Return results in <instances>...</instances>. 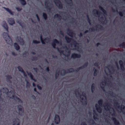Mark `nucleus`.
Here are the masks:
<instances>
[{
  "label": "nucleus",
  "instance_id": "338daca9",
  "mask_svg": "<svg viewBox=\"0 0 125 125\" xmlns=\"http://www.w3.org/2000/svg\"><path fill=\"white\" fill-rule=\"evenodd\" d=\"M60 34L62 35H63V31H60Z\"/></svg>",
  "mask_w": 125,
  "mask_h": 125
},
{
  "label": "nucleus",
  "instance_id": "ddd939ff",
  "mask_svg": "<svg viewBox=\"0 0 125 125\" xmlns=\"http://www.w3.org/2000/svg\"><path fill=\"white\" fill-rule=\"evenodd\" d=\"M67 33L69 36L71 37H73V35L75 34L73 31L69 29H68L67 30Z\"/></svg>",
  "mask_w": 125,
  "mask_h": 125
},
{
  "label": "nucleus",
  "instance_id": "37998d69",
  "mask_svg": "<svg viewBox=\"0 0 125 125\" xmlns=\"http://www.w3.org/2000/svg\"><path fill=\"white\" fill-rule=\"evenodd\" d=\"M3 89L4 90H5V93L7 94L9 91L8 89L7 88L5 87L3 88Z\"/></svg>",
  "mask_w": 125,
  "mask_h": 125
},
{
  "label": "nucleus",
  "instance_id": "9b49d317",
  "mask_svg": "<svg viewBox=\"0 0 125 125\" xmlns=\"http://www.w3.org/2000/svg\"><path fill=\"white\" fill-rule=\"evenodd\" d=\"M59 41L56 39H54L53 41L52 42V45L54 48H56V44H59Z\"/></svg>",
  "mask_w": 125,
  "mask_h": 125
},
{
  "label": "nucleus",
  "instance_id": "a18cd8bd",
  "mask_svg": "<svg viewBox=\"0 0 125 125\" xmlns=\"http://www.w3.org/2000/svg\"><path fill=\"white\" fill-rule=\"evenodd\" d=\"M37 60V58L36 57H32L31 58V60L33 61L36 60Z\"/></svg>",
  "mask_w": 125,
  "mask_h": 125
},
{
  "label": "nucleus",
  "instance_id": "6ab92c4d",
  "mask_svg": "<svg viewBox=\"0 0 125 125\" xmlns=\"http://www.w3.org/2000/svg\"><path fill=\"white\" fill-rule=\"evenodd\" d=\"M112 119L115 125H120V124L118 120L115 117H112Z\"/></svg>",
  "mask_w": 125,
  "mask_h": 125
},
{
  "label": "nucleus",
  "instance_id": "bb28decb",
  "mask_svg": "<svg viewBox=\"0 0 125 125\" xmlns=\"http://www.w3.org/2000/svg\"><path fill=\"white\" fill-rule=\"evenodd\" d=\"M7 21L8 23H15V22L13 18L8 19Z\"/></svg>",
  "mask_w": 125,
  "mask_h": 125
},
{
  "label": "nucleus",
  "instance_id": "8fccbe9b",
  "mask_svg": "<svg viewBox=\"0 0 125 125\" xmlns=\"http://www.w3.org/2000/svg\"><path fill=\"white\" fill-rule=\"evenodd\" d=\"M43 16L45 20L47 18V16L46 14L44 13H43Z\"/></svg>",
  "mask_w": 125,
  "mask_h": 125
},
{
  "label": "nucleus",
  "instance_id": "0e129e2a",
  "mask_svg": "<svg viewBox=\"0 0 125 125\" xmlns=\"http://www.w3.org/2000/svg\"><path fill=\"white\" fill-rule=\"evenodd\" d=\"M1 91L0 90V99H2V98L1 97V96L2 95V94L1 93Z\"/></svg>",
  "mask_w": 125,
  "mask_h": 125
},
{
  "label": "nucleus",
  "instance_id": "bf43d9fd",
  "mask_svg": "<svg viewBox=\"0 0 125 125\" xmlns=\"http://www.w3.org/2000/svg\"><path fill=\"white\" fill-rule=\"evenodd\" d=\"M33 69L36 72H37L38 70V69L37 68H34Z\"/></svg>",
  "mask_w": 125,
  "mask_h": 125
},
{
  "label": "nucleus",
  "instance_id": "0eeeda50",
  "mask_svg": "<svg viewBox=\"0 0 125 125\" xmlns=\"http://www.w3.org/2000/svg\"><path fill=\"white\" fill-rule=\"evenodd\" d=\"M54 2L56 6L59 9H61L62 7V5L59 0H54Z\"/></svg>",
  "mask_w": 125,
  "mask_h": 125
},
{
  "label": "nucleus",
  "instance_id": "49530a36",
  "mask_svg": "<svg viewBox=\"0 0 125 125\" xmlns=\"http://www.w3.org/2000/svg\"><path fill=\"white\" fill-rule=\"evenodd\" d=\"M94 65L95 66H96L97 67H98L99 68V63L98 62H95L94 64Z\"/></svg>",
  "mask_w": 125,
  "mask_h": 125
},
{
  "label": "nucleus",
  "instance_id": "f8f14e48",
  "mask_svg": "<svg viewBox=\"0 0 125 125\" xmlns=\"http://www.w3.org/2000/svg\"><path fill=\"white\" fill-rule=\"evenodd\" d=\"M54 122L56 124H58L60 122V118L59 115H56L54 118Z\"/></svg>",
  "mask_w": 125,
  "mask_h": 125
},
{
  "label": "nucleus",
  "instance_id": "052dcab7",
  "mask_svg": "<svg viewBox=\"0 0 125 125\" xmlns=\"http://www.w3.org/2000/svg\"><path fill=\"white\" fill-rule=\"evenodd\" d=\"M113 113L112 114V116H115V115H116L115 112L113 109Z\"/></svg>",
  "mask_w": 125,
  "mask_h": 125
},
{
  "label": "nucleus",
  "instance_id": "c9c22d12",
  "mask_svg": "<svg viewBox=\"0 0 125 125\" xmlns=\"http://www.w3.org/2000/svg\"><path fill=\"white\" fill-rule=\"evenodd\" d=\"M59 71H57L56 72L55 75V77L56 79H57L58 77L59 76Z\"/></svg>",
  "mask_w": 125,
  "mask_h": 125
},
{
  "label": "nucleus",
  "instance_id": "de8ad7c7",
  "mask_svg": "<svg viewBox=\"0 0 125 125\" xmlns=\"http://www.w3.org/2000/svg\"><path fill=\"white\" fill-rule=\"evenodd\" d=\"M57 49L58 51L59 52L60 54H63V55H64V54L63 53V50H60L58 48H57Z\"/></svg>",
  "mask_w": 125,
  "mask_h": 125
},
{
  "label": "nucleus",
  "instance_id": "680f3d73",
  "mask_svg": "<svg viewBox=\"0 0 125 125\" xmlns=\"http://www.w3.org/2000/svg\"><path fill=\"white\" fill-rule=\"evenodd\" d=\"M101 87L104 91H105L104 87L101 86Z\"/></svg>",
  "mask_w": 125,
  "mask_h": 125
},
{
  "label": "nucleus",
  "instance_id": "a878e982",
  "mask_svg": "<svg viewBox=\"0 0 125 125\" xmlns=\"http://www.w3.org/2000/svg\"><path fill=\"white\" fill-rule=\"evenodd\" d=\"M75 95L76 96H77V93H78V95L79 96V97L81 99V100L82 101H83L84 100V99L83 98H81V95H80V94L78 90H76L75 91Z\"/></svg>",
  "mask_w": 125,
  "mask_h": 125
},
{
  "label": "nucleus",
  "instance_id": "774afa93",
  "mask_svg": "<svg viewBox=\"0 0 125 125\" xmlns=\"http://www.w3.org/2000/svg\"><path fill=\"white\" fill-rule=\"evenodd\" d=\"M81 125H87L85 122H83L82 123Z\"/></svg>",
  "mask_w": 125,
  "mask_h": 125
},
{
  "label": "nucleus",
  "instance_id": "f3484780",
  "mask_svg": "<svg viewBox=\"0 0 125 125\" xmlns=\"http://www.w3.org/2000/svg\"><path fill=\"white\" fill-rule=\"evenodd\" d=\"M118 108H120L121 112H122L123 114L125 115V106L124 105H122L121 106H118L117 107Z\"/></svg>",
  "mask_w": 125,
  "mask_h": 125
},
{
  "label": "nucleus",
  "instance_id": "a211bd4d",
  "mask_svg": "<svg viewBox=\"0 0 125 125\" xmlns=\"http://www.w3.org/2000/svg\"><path fill=\"white\" fill-rule=\"evenodd\" d=\"M73 43H71V46H72V45H73L74 47L76 48H79L78 45L79 44L75 40H73Z\"/></svg>",
  "mask_w": 125,
  "mask_h": 125
},
{
  "label": "nucleus",
  "instance_id": "c03bdc74",
  "mask_svg": "<svg viewBox=\"0 0 125 125\" xmlns=\"http://www.w3.org/2000/svg\"><path fill=\"white\" fill-rule=\"evenodd\" d=\"M27 54H28V52L25 51L23 53L22 56L23 57H26V56Z\"/></svg>",
  "mask_w": 125,
  "mask_h": 125
},
{
  "label": "nucleus",
  "instance_id": "6e6d98bb",
  "mask_svg": "<svg viewBox=\"0 0 125 125\" xmlns=\"http://www.w3.org/2000/svg\"><path fill=\"white\" fill-rule=\"evenodd\" d=\"M37 86L38 88L40 90H41L42 89V87L39 85H38Z\"/></svg>",
  "mask_w": 125,
  "mask_h": 125
},
{
  "label": "nucleus",
  "instance_id": "393cba45",
  "mask_svg": "<svg viewBox=\"0 0 125 125\" xmlns=\"http://www.w3.org/2000/svg\"><path fill=\"white\" fill-rule=\"evenodd\" d=\"M99 8L103 13V16H105L107 15L106 11L104 10L102 7L100 6L99 7Z\"/></svg>",
  "mask_w": 125,
  "mask_h": 125
},
{
  "label": "nucleus",
  "instance_id": "864d4df0",
  "mask_svg": "<svg viewBox=\"0 0 125 125\" xmlns=\"http://www.w3.org/2000/svg\"><path fill=\"white\" fill-rule=\"evenodd\" d=\"M109 94H110V95L111 96H113V94H114V93L112 91H110L109 93Z\"/></svg>",
  "mask_w": 125,
  "mask_h": 125
},
{
  "label": "nucleus",
  "instance_id": "1a4fd4ad",
  "mask_svg": "<svg viewBox=\"0 0 125 125\" xmlns=\"http://www.w3.org/2000/svg\"><path fill=\"white\" fill-rule=\"evenodd\" d=\"M40 40L41 41L42 43L43 44H45V42H46V41L47 40L49 41L50 40V39L48 37L45 38L44 39H43L42 38V35H41L40 36Z\"/></svg>",
  "mask_w": 125,
  "mask_h": 125
},
{
  "label": "nucleus",
  "instance_id": "4468645a",
  "mask_svg": "<svg viewBox=\"0 0 125 125\" xmlns=\"http://www.w3.org/2000/svg\"><path fill=\"white\" fill-rule=\"evenodd\" d=\"M81 56L80 54L73 53H72L71 55V58L73 59H75L76 58H80Z\"/></svg>",
  "mask_w": 125,
  "mask_h": 125
},
{
  "label": "nucleus",
  "instance_id": "a19ab883",
  "mask_svg": "<svg viewBox=\"0 0 125 125\" xmlns=\"http://www.w3.org/2000/svg\"><path fill=\"white\" fill-rule=\"evenodd\" d=\"M26 86L27 87L29 88L30 86V84L29 82L27 80H26Z\"/></svg>",
  "mask_w": 125,
  "mask_h": 125
},
{
  "label": "nucleus",
  "instance_id": "423d86ee",
  "mask_svg": "<svg viewBox=\"0 0 125 125\" xmlns=\"http://www.w3.org/2000/svg\"><path fill=\"white\" fill-rule=\"evenodd\" d=\"M17 107L19 112V115L21 116L23 115L24 113V110L22 106L20 105H19L17 106Z\"/></svg>",
  "mask_w": 125,
  "mask_h": 125
},
{
  "label": "nucleus",
  "instance_id": "f03ea898",
  "mask_svg": "<svg viewBox=\"0 0 125 125\" xmlns=\"http://www.w3.org/2000/svg\"><path fill=\"white\" fill-rule=\"evenodd\" d=\"M93 13L95 16L98 17L99 21L101 22L102 24L103 22L105 23L104 21L106 20L105 16H103L102 13H101L96 10H94Z\"/></svg>",
  "mask_w": 125,
  "mask_h": 125
},
{
  "label": "nucleus",
  "instance_id": "20e7f679",
  "mask_svg": "<svg viewBox=\"0 0 125 125\" xmlns=\"http://www.w3.org/2000/svg\"><path fill=\"white\" fill-rule=\"evenodd\" d=\"M95 29L94 27H91L89 28V30L90 31H94L95 30L98 31L100 30L103 31L104 30V27L101 25H97Z\"/></svg>",
  "mask_w": 125,
  "mask_h": 125
},
{
  "label": "nucleus",
  "instance_id": "b1692460",
  "mask_svg": "<svg viewBox=\"0 0 125 125\" xmlns=\"http://www.w3.org/2000/svg\"><path fill=\"white\" fill-rule=\"evenodd\" d=\"M65 39L68 43H70L71 41H72L73 40V39L70 38L67 36H66L65 37Z\"/></svg>",
  "mask_w": 125,
  "mask_h": 125
},
{
  "label": "nucleus",
  "instance_id": "2eb2a0df",
  "mask_svg": "<svg viewBox=\"0 0 125 125\" xmlns=\"http://www.w3.org/2000/svg\"><path fill=\"white\" fill-rule=\"evenodd\" d=\"M13 123L12 125H20V121L19 119L16 118L13 121Z\"/></svg>",
  "mask_w": 125,
  "mask_h": 125
},
{
  "label": "nucleus",
  "instance_id": "58836bf2",
  "mask_svg": "<svg viewBox=\"0 0 125 125\" xmlns=\"http://www.w3.org/2000/svg\"><path fill=\"white\" fill-rule=\"evenodd\" d=\"M67 3L69 4H72V0H64Z\"/></svg>",
  "mask_w": 125,
  "mask_h": 125
},
{
  "label": "nucleus",
  "instance_id": "3c124183",
  "mask_svg": "<svg viewBox=\"0 0 125 125\" xmlns=\"http://www.w3.org/2000/svg\"><path fill=\"white\" fill-rule=\"evenodd\" d=\"M82 69L81 67L78 68L75 70V71L77 72H78L80 70Z\"/></svg>",
  "mask_w": 125,
  "mask_h": 125
},
{
  "label": "nucleus",
  "instance_id": "4be33fe9",
  "mask_svg": "<svg viewBox=\"0 0 125 125\" xmlns=\"http://www.w3.org/2000/svg\"><path fill=\"white\" fill-rule=\"evenodd\" d=\"M96 109L97 111L99 113H101L102 111V109L97 104L95 105Z\"/></svg>",
  "mask_w": 125,
  "mask_h": 125
},
{
  "label": "nucleus",
  "instance_id": "79ce46f5",
  "mask_svg": "<svg viewBox=\"0 0 125 125\" xmlns=\"http://www.w3.org/2000/svg\"><path fill=\"white\" fill-rule=\"evenodd\" d=\"M90 121V123L92 125H94L95 124V122L92 119H90L89 120Z\"/></svg>",
  "mask_w": 125,
  "mask_h": 125
},
{
  "label": "nucleus",
  "instance_id": "5fc2aeb1",
  "mask_svg": "<svg viewBox=\"0 0 125 125\" xmlns=\"http://www.w3.org/2000/svg\"><path fill=\"white\" fill-rule=\"evenodd\" d=\"M81 95V96H83V97H85V98H86V95L85 93H82V94Z\"/></svg>",
  "mask_w": 125,
  "mask_h": 125
},
{
  "label": "nucleus",
  "instance_id": "72a5a7b5",
  "mask_svg": "<svg viewBox=\"0 0 125 125\" xmlns=\"http://www.w3.org/2000/svg\"><path fill=\"white\" fill-rule=\"evenodd\" d=\"M103 102V100L102 99L98 101V103L100 106H102V105Z\"/></svg>",
  "mask_w": 125,
  "mask_h": 125
},
{
  "label": "nucleus",
  "instance_id": "dca6fc26",
  "mask_svg": "<svg viewBox=\"0 0 125 125\" xmlns=\"http://www.w3.org/2000/svg\"><path fill=\"white\" fill-rule=\"evenodd\" d=\"M105 104V105H103V106L104 109L106 110H109L111 108V104L108 103H106Z\"/></svg>",
  "mask_w": 125,
  "mask_h": 125
},
{
  "label": "nucleus",
  "instance_id": "13d9d810",
  "mask_svg": "<svg viewBox=\"0 0 125 125\" xmlns=\"http://www.w3.org/2000/svg\"><path fill=\"white\" fill-rule=\"evenodd\" d=\"M15 8L18 11H20L21 10V8H18L16 7Z\"/></svg>",
  "mask_w": 125,
  "mask_h": 125
},
{
  "label": "nucleus",
  "instance_id": "473e14b6",
  "mask_svg": "<svg viewBox=\"0 0 125 125\" xmlns=\"http://www.w3.org/2000/svg\"><path fill=\"white\" fill-rule=\"evenodd\" d=\"M88 64V62H85L83 65L81 66L82 69H83V68L86 67L87 66Z\"/></svg>",
  "mask_w": 125,
  "mask_h": 125
},
{
  "label": "nucleus",
  "instance_id": "c756f323",
  "mask_svg": "<svg viewBox=\"0 0 125 125\" xmlns=\"http://www.w3.org/2000/svg\"><path fill=\"white\" fill-rule=\"evenodd\" d=\"M94 116L93 117L94 119L95 120L98 119V118H97V114L96 112L95 113V111H94Z\"/></svg>",
  "mask_w": 125,
  "mask_h": 125
},
{
  "label": "nucleus",
  "instance_id": "f704fd0d",
  "mask_svg": "<svg viewBox=\"0 0 125 125\" xmlns=\"http://www.w3.org/2000/svg\"><path fill=\"white\" fill-rule=\"evenodd\" d=\"M20 2L22 5H24L26 4V2L24 0H19Z\"/></svg>",
  "mask_w": 125,
  "mask_h": 125
},
{
  "label": "nucleus",
  "instance_id": "603ef678",
  "mask_svg": "<svg viewBox=\"0 0 125 125\" xmlns=\"http://www.w3.org/2000/svg\"><path fill=\"white\" fill-rule=\"evenodd\" d=\"M7 12H8V13H9L11 15H13V12H12L11 10H10L9 9L7 11Z\"/></svg>",
  "mask_w": 125,
  "mask_h": 125
},
{
  "label": "nucleus",
  "instance_id": "aec40b11",
  "mask_svg": "<svg viewBox=\"0 0 125 125\" xmlns=\"http://www.w3.org/2000/svg\"><path fill=\"white\" fill-rule=\"evenodd\" d=\"M119 63L120 64L121 70L122 71H124L125 70V68L123 62L122 60H120L119 61Z\"/></svg>",
  "mask_w": 125,
  "mask_h": 125
},
{
  "label": "nucleus",
  "instance_id": "e2e57ef3",
  "mask_svg": "<svg viewBox=\"0 0 125 125\" xmlns=\"http://www.w3.org/2000/svg\"><path fill=\"white\" fill-rule=\"evenodd\" d=\"M115 64H116V66H117V68L118 69H119V66H118V63L117 62H115Z\"/></svg>",
  "mask_w": 125,
  "mask_h": 125
},
{
  "label": "nucleus",
  "instance_id": "39448f33",
  "mask_svg": "<svg viewBox=\"0 0 125 125\" xmlns=\"http://www.w3.org/2000/svg\"><path fill=\"white\" fill-rule=\"evenodd\" d=\"M62 71H63V72L62 73V72H61L60 74L62 76L64 75L66 73H71L75 72L73 68H71L69 69H68L66 71L64 69H63Z\"/></svg>",
  "mask_w": 125,
  "mask_h": 125
},
{
  "label": "nucleus",
  "instance_id": "ea45409f",
  "mask_svg": "<svg viewBox=\"0 0 125 125\" xmlns=\"http://www.w3.org/2000/svg\"><path fill=\"white\" fill-rule=\"evenodd\" d=\"M119 104L118 102L116 100H115V102H114V105L115 106L117 107L119 105Z\"/></svg>",
  "mask_w": 125,
  "mask_h": 125
},
{
  "label": "nucleus",
  "instance_id": "9d476101",
  "mask_svg": "<svg viewBox=\"0 0 125 125\" xmlns=\"http://www.w3.org/2000/svg\"><path fill=\"white\" fill-rule=\"evenodd\" d=\"M17 38V42H19L20 45H23L24 43V41L23 39L21 37H18Z\"/></svg>",
  "mask_w": 125,
  "mask_h": 125
},
{
  "label": "nucleus",
  "instance_id": "4c0bfd02",
  "mask_svg": "<svg viewBox=\"0 0 125 125\" xmlns=\"http://www.w3.org/2000/svg\"><path fill=\"white\" fill-rule=\"evenodd\" d=\"M19 71L21 73L24 71L23 69L20 66H18L17 67Z\"/></svg>",
  "mask_w": 125,
  "mask_h": 125
},
{
  "label": "nucleus",
  "instance_id": "6e6552de",
  "mask_svg": "<svg viewBox=\"0 0 125 125\" xmlns=\"http://www.w3.org/2000/svg\"><path fill=\"white\" fill-rule=\"evenodd\" d=\"M45 6L46 9L47 10H49V11H50V10L52 9V4H50V3H48L47 2H46L45 3Z\"/></svg>",
  "mask_w": 125,
  "mask_h": 125
},
{
  "label": "nucleus",
  "instance_id": "69168bd1",
  "mask_svg": "<svg viewBox=\"0 0 125 125\" xmlns=\"http://www.w3.org/2000/svg\"><path fill=\"white\" fill-rule=\"evenodd\" d=\"M46 71L47 72H49L50 71V69L48 67H47L46 69Z\"/></svg>",
  "mask_w": 125,
  "mask_h": 125
},
{
  "label": "nucleus",
  "instance_id": "2f4dec72",
  "mask_svg": "<svg viewBox=\"0 0 125 125\" xmlns=\"http://www.w3.org/2000/svg\"><path fill=\"white\" fill-rule=\"evenodd\" d=\"M94 76H97V73L98 72V71L97 69H95L94 68Z\"/></svg>",
  "mask_w": 125,
  "mask_h": 125
},
{
  "label": "nucleus",
  "instance_id": "5701e85b",
  "mask_svg": "<svg viewBox=\"0 0 125 125\" xmlns=\"http://www.w3.org/2000/svg\"><path fill=\"white\" fill-rule=\"evenodd\" d=\"M28 75L29 76L31 80L34 81L35 82L36 81V80L34 78L31 72H27Z\"/></svg>",
  "mask_w": 125,
  "mask_h": 125
},
{
  "label": "nucleus",
  "instance_id": "09e8293b",
  "mask_svg": "<svg viewBox=\"0 0 125 125\" xmlns=\"http://www.w3.org/2000/svg\"><path fill=\"white\" fill-rule=\"evenodd\" d=\"M33 42L34 44H38L40 43V42L36 40H33Z\"/></svg>",
  "mask_w": 125,
  "mask_h": 125
},
{
  "label": "nucleus",
  "instance_id": "412c9836",
  "mask_svg": "<svg viewBox=\"0 0 125 125\" xmlns=\"http://www.w3.org/2000/svg\"><path fill=\"white\" fill-rule=\"evenodd\" d=\"M12 97H10L11 98H15L18 101V102L22 103V100L20 99L17 96H15L14 95H12Z\"/></svg>",
  "mask_w": 125,
  "mask_h": 125
},
{
  "label": "nucleus",
  "instance_id": "e433bc0d",
  "mask_svg": "<svg viewBox=\"0 0 125 125\" xmlns=\"http://www.w3.org/2000/svg\"><path fill=\"white\" fill-rule=\"evenodd\" d=\"M120 47H121L122 48H124L125 47V43L124 42H123L121 44H120L119 45Z\"/></svg>",
  "mask_w": 125,
  "mask_h": 125
},
{
  "label": "nucleus",
  "instance_id": "f257e3e1",
  "mask_svg": "<svg viewBox=\"0 0 125 125\" xmlns=\"http://www.w3.org/2000/svg\"><path fill=\"white\" fill-rule=\"evenodd\" d=\"M3 24L2 26L7 32V33L4 32L3 33V38L7 43L8 44H10L12 42V41L9 35L8 25L7 24Z\"/></svg>",
  "mask_w": 125,
  "mask_h": 125
},
{
  "label": "nucleus",
  "instance_id": "cd10ccee",
  "mask_svg": "<svg viewBox=\"0 0 125 125\" xmlns=\"http://www.w3.org/2000/svg\"><path fill=\"white\" fill-rule=\"evenodd\" d=\"M14 45L16 50H18L20 49V47L17 43H14Z\"/></svg>",
  "mask_w": 125,
  "mask_h": 125
},
{
  "label": "nucleus",
  "instance_id": "7c9ffc66",
  "mask_svg": "<svg viewBox=\"0 0 125 125\" xmlns=\"http://www.w3.org/2000/svg\"><path fill=\"white\" fill-rule=\"evenodd\" d=\"M7 79L8 81H9L11 83V81L10 79L12 78V77L10 75H7L6 76Z\"/></svg>",
  "mask_w": 125,
  "mask_h": 125
},
{
  "label": "nucleus",
  "instance_id": "4d7b16f0",
  "mask_svg": "<svg viewBox=\"0 0 125 125\" xmlns=\"http://www.w3.org/2000/svg\"><path fill=\"white\" fill-rule=\"evenodd\" d=\"M22 73H23V74L24 76V77H27V75L26 74V73L24 71L23 72H22Z\"/></svg>",
  "mask_w": 125,
  "mask_h": 125
},
{
  "label": "nucleus",
  "instance_id": "c85d7f7f",
  "mask_svg": "<svg viewBox=\"0 0 125 125\" xmlns=\"http://www.w3.org/2000/svg\"><path fill=\"white\" fill-rule=\"evenodd\" d=\"M95 85L94 83H93L91 85V90L92 93H93L95 90Z\"/></svg>",
  "mask_w": 125,
  "mask_h": 125
},
{
  "label": "nucleus",
  "instance_id": "7ed1b4c3",
  "mask_svg": "<svg viewBox=\"0 0 125 125\" xmlns=\"http://www.w3.org/2000/svg\"><path fill=\"white\" fill-rule=\"evenodd\" d=\"M62 17L60 15L59 16L57 14H56L54 16V19L56 20H59L62 19L63 20H65L67 19V18L68 17V16L66 13H63L62 14Z\"/></svg>",
  "mask_w": 125,
  "mask_h": 125
}]
</instances>
